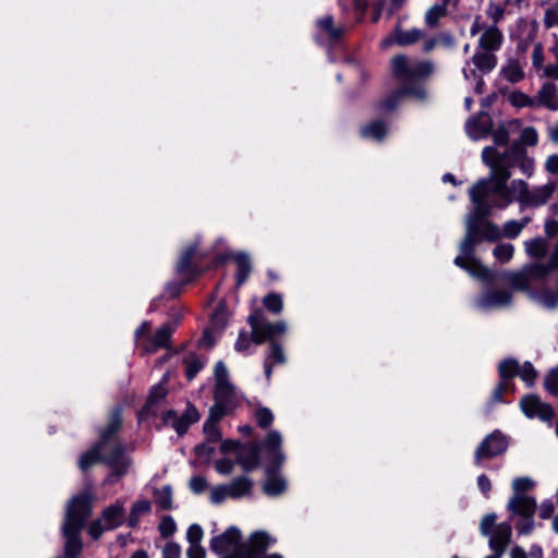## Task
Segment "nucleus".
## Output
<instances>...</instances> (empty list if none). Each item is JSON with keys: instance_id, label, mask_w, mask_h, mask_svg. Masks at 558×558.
Returning a JSON list of instances; mask_svg holds the SVG:
<instances>
[{"instance_id": "0e129e2a", "label": "nucleus", "mask_w": 558, "mask_h": 558, "mask_svg": "<svg viewBox=\"0 0 558 558\" xmlns=\"http://www.w3.org/2000/svg\"><path fill=\"white\" fill-rule=\"evenodd\" d=\"M213 444L214 442H208L206 440V442L198 445L195 448L196 454L199 458L209 459L213 456L214 451H215V448H214Z\"/></svg>"}, {"instance_id": "680f3d73", "label": "nucleus", "mask_w": 558, "mask_h": 558, "mask_svg": "<svg viewBox=\"0 0 558 558\" xmlns=\"http://www.w3.org/2000/svg\"><path fill=\"white\" fill-rule=\"evenodd\" d=\"M538 75L541 77L558 80V61L544 65Z\"/></svg>"}, {"instance_id": "09e8293b", "label": "nucleus", "mask_w": 558, "mask_h": 558, "mask_svg": "<svg viewBox=\"0 0 558 558\" xmlns=\"http://www.w3.org/2000/svg\"><path fill=\"white\" fill-rule=\"evenodd\" d=\"M520 142L525 146H535L538 142V133L535 128L526 126L522 129Z\"/></svg>"}, {"instance_id": "13d9d810", "label": "nucleus", "mask_w": 558, "mask_h": 558, "mask_svg": "<svg viewBox=\"0 0 558 558\" xmlns=\"http://www.w3.org/2000/svg\"><path fill=\"white\" fill-rule=\"evenodd\" d=\"M508 390H513V385L509 381H502L499 383L496 388L493 391L492 400L494 402H501L502 401V393Z\"/></svg>"}, {"instance_id": "393cba45", "label": "nucleus", "mask_w": 558, "mask_h": 558, "mask_svg": "<svg viewBox=\"0 0 558 558\" xmlns=\"http://www.w3.org/2000/svg\"><path fill=\"white\" fill-rule=\"evenodd\" d=\"M167 389L162 384L154 386L148 396L147 402L140 413V420L143 421L149 415L157 414V407L166 398Z\"/></svg>"}, {"instance_id": "c03bdc74", "label": "nucleus", "mask_w": 558, "mask_h": 558, "mask_svg": "<svg viewBox=\"0 0 558 558\" xmlns=\"http://www.w3.org/2000/svg\"><path fill=\"white\" fill-rule=\"evenodd\" d=\"M529 387H532L536 380L537 372L530 362L520 365L518 375Z\"/></svg>"}, {"instance_id": "603ef678", "label": "nucleus", "mask_w": 558, "mask_h": 558, "mask_svg": "<svg viewBox=\"0 0 558 558\" xmlns=\"http://www.w3.org/2000/svg\"><path fill=\"white\" fill-rule=\"evenodd\" d=\"M496 519H497V517L495 513L486 514L482 519L481 524H480V531H481L482 535L489 536L493 533L495 526L497 525Z\"/></svg>"}, {"instance_id": "774afa93", "label": "nucleus", "mask_w": 558, "mask_h": 558, "mask_svg": "<svg viewBox=\"0 0 558 558\" xmlns=\"http://www.w3.org/2000/svg\"><path fill=\"white\" fill-rule=\"evenodd\" d=\"M206 551L201 544H190L186 550L187 558H205Z\"/></svg>"}, {"instance_id": "5701e85b", "label": "nucleus", "mask_w": 558, "mask_h": 558, "mask_svg": "<svg viewBox=\"0 0 558 558\" xmlns=\"http://www.w3.org/2000/svg\"><path fill=\"white\" fill-rule=\"evenodd\" d=\"M100 520L107 530L121 526L125 520L124 502L117 500L114 504L102 510Z\"/></svg>"}, {"instance_id": "2eb2a0df", "label": "nucleus", "mask_w": 558, "mask_h": 558, "mask_svg": "<svg viewBox=\"0 0 558 558\" xmlns=\"http://www.w3.org/2000/svg\"><path fill=\"white\" fill-rule=\"evenodd\" d=\"M425 38V32L420 28H403L398 23L392 32L385 37L381 43L380 47L384 49H387L391 47L392 45H398L400 47H407L415 45L416 43L423 40Z\"/></svg>"}, {"instance_id": "39448f33", "label": "nucleus", "mask_w": 558, "mask_h": 558, "mask_svg": "<svg viewBox=\"0 0 558 558\" xmlns=\"http://www.w3.org/2000/svg\"><path fill=\"white\" fill-rule=\"evenodd\" d=\"M274 543L275 539L265 532H255L246 543H241V532L231 526L210 539V549L223 555L221 558H258L260 553Z\"/></svg>"}, {"instance_id": "a19ab883", "label": "nucleus", "mask_w": 558, "mask_h": 558, "mask_svg": "<svg viewBox=\"0 0 558 558\" xmlns=\"http://www.w3.org/2000/svg\"><path fill=\"white\" fill-rule=\"evenodd\" d=\"M509 101L517 108H536L534 96L531 97L522 92H513L509 95Z\"/></svg>"}, {"instance_id": "0eeeda50", "label": "nucleus", "mask_w": 558, "mask_h": 558, "mask_svg": "<svg viewBox=\"0 0 558 558\" xmlns=\"http://www.w3.org/2000/svg\"><path fill=\"white\" fill-rule=\"evenodd\" d=\"M248 324L252 329V340L256 344H262L266 340L270 342V351L266 357H269L274 365L283 364L286 356L282 347L276 342V338L287 331V324L284 322L269 323L264 318L260 311H255L248 316Z\"/></svg>"}, {"instance_id": "f03ea898", "label": "nucleus", "mask_w": 558, "mask_h": 558, "mask_svg": "<svg viewBox=\"0 0 558 558\" xmlns=\"http://www.w3.org/2000/svg\"><path fill=\"white\" fill-rule=\"evenodd\" d=\"M472 205L473 210L465 221L466 233L460 243V254L454 258V265L466 270L474 278L490 281V270L474 257L476 245L484 240L496 242L502 238L517 239L531 222V217L525 216L520 220H508L499 228L496 223L486 219L494 208H490L487 213H481L475 203H472Z\"/></svg>"}, {"instance_id": "a211bd4d", "label": "nucleus", "mask_w": 558, "mask_h": 558, "mask_svg": "<svg viewBox=\"0 0 558 558\" xmlns=\"http://www.w3.org/2000/svg\"><path fill=\"white\" fill-rule=\"evenodd\" d=\"M493 128L492 118L485 112L469 118L465 122L464 129L468 136L472 141H481L486 138Z\"/></svg>"}, {"instance_id": "7ed1b4c3", "label": "nucleus", "mask_w": 558, "mask_h": 558, "mask_svg": "<svg viewBox=\"0 0 558 558\" xmlns=\"http://www.w3.org/2000/svg\"><path fill=\"white\" fill-rule=\"evenodd\" d=\"M121 425V409L116 408L110 414L107 426L100 433L98 444L83 453L78 462L81 470L86 471L97 461H104L113 470L106 480L108 484L118 482L119 477L124 475L131 465V460L125 454V447L116 437Z\"/></svg>"}, {"instance_id": "37998d69", "label": "nucleus", "mask_w": 558, "mask_h": 558, "mask_svg": "<svg viewBox=\"0 0 558 558\" xmlns=\"http://www.w3.org/2000/svg\"><path fill=\"white\" fill-rule=\"evenodd\" d=\"M492 138L494 142L493 147H496L498 150H500V147H506L509 143V132L506 129L505 125H499L497 129L490 131Z\"/></svg>"}, {"instance_id": "cd10ccee", "label": "nucleus", "mask_w": 558, "mask_h": 558, "mask_svg": "<svg viewBox=\"0 0 558 558\" xmlns=\"http://www.w3.org/2000/svg\"><path fill=\"white\" fill-rule=\"evenodd\" d=\"M530 298L541 306L554 310L558 306V293L549 289L539 292L530 291Z\"/></svg>"}, {"instance_id": "4468645a", "label": "nucleus", "mask_w": 558, "mask_h": 558, "mask_svg": "<svg viewBox=\"0 0 558 558\" xmlns=\"http://www.w3.org/2000/svg\"><path fill=\"white\" fill-rule=\"evenodd\" d=\"M508 448V439L500 430H494L485 437L475 450L474 461L480 464L483 459H492L504 453Z\"/></svg>"}, {"instance_id": "bb28decb", "label": "nucleus", "mask_w": 558, "mask_h": 558, "mask_svg": "<svg viewBox=\"0 0 558 558\" xmlns=\"http://www.w3.org/2000/svg\"><path fill=\"white\" fill-rule=\"evenodd\" d=\"M196 253V244L187 246L179 257L175 266L177 274L184 279H189L194 274L192 257Z\"/></svg>"}, {"instance_id": "58836bf2", "label": "nucleus", "mask_w": 558, "mask_h": 558, "mask_svg": "<svg viewBox=\"0 0 558 558\" xmlns=\"http://www.w3.org/2000/svg\"><path fill=\"white\" fill-rule=\"evenodd\" d=\"M184 366H185V375L189 380H192L196 374L203 368L204 363L201 359L194 354L190 353L184 357Z\"/></svg>"}, {"instance_id": "e2e57ef3", "label": "nucleus", "mask_w": 558, "mask_h": 558, "mask_svg": "<svg viewBox=\"0 0 558 558\" xmlns=\"http://www.w3.org/2000/svg\"><path fill=\"white\" fill-rule=\"evenodd\" d=\"M105 531L108 530L100 519L93 521L88 526V533L94 539H98Z\"/></svg>"}, {"instance_id": "f257e3e1", "label": "nucleus", "mask_w": 558, "mask_h": 558, "mask_svg": "<svg viewBox=\"0 0 558 558\" xmlns=\"http://www.w3.org/2000/svg\"><path fill=\"white\" fill-rule=\"evenodd\" d=\"M482 161L488 167L489 175L477 181L469 192L471 203H475L481 213L490 208L506 209L514 202L521 210L538 208L548 203L557 189L553 181L533 186L522 179L509 181L514 166L527 178L535 171L534 158L518 144L507 146L502 151L486 146L482 150Z\"/></svg>"}, {"instance_id": "ea45409f", "label": "nucleus", "mask_w": 558, "mask_h": 558, "mask_svg": "<svg viewBox=\"0 0 558 558\" xmlns=\"http://www.w3.org/2000/svg\"><path fill=\"white\" fill-rule=\"evenodd\" d=\"M340 5L343 10H348L350 7L353 10L356 21H361L367 10V0H340Z\"/></svg>"}, {"instance_id": "a18cd8bd", "label": "nucleus", "mask_w": 558, "mask_h": 558, "mask_svg": "<svg viewBox=\"0 0 558 558\" xmlns=\"http://www.w3.org/2000/svg\"><path fill=\"white\" fill-rule=\"evenodd\" d=\"M228 311L225 304H219L211 314V326L215 329H222L227 325Z\"/></svg>"}, {"instance_id": "6e6d98bb", "label": "nucleus", "mask_w": 558, "mask_h": 558, "mask_svg": "<svg viewBox=\"0 0 558 558\" xmlns=\"http://www.w3.org/2000/svg\"><path fill=\"white\" fill-rule=\"evenodd\" d=\"M534 483L531 478L519 477L513 481L512 488L514 490V494H524V492L531 489Z\"/></svg>"}, {"instance_id": "f704fd0d", "label": "nucleus", "mask_w": 558, "mask_h": 558, "mask_svg": "<svg viewBox=\"0 0 558 558\" xmlns=\"http://www.w3.org/2000/svg\"><path fill=\"white\" fill-rule=\"evenodd\" d=\"M234 260L236 263V284L241 286L247 279L251 272V260L247 254L238 253L234 255Z\"/></svg>"}, {"instance_id": "412c9836", "label": "nucleus", "mask_w": 558, "mask_h": 558, "mask_svg": "<svg viewBox=\"0 0 558 558\" xmlns=\"http://www.w3.org/2000/svg\"><path fill=\"white\" fill-rule=\"evenodd\" d=\"M512 529L509 523L502 522L495 526L489 535V547L493 555H504L511 539Z\"/></svg>"}, {"instance_id": "4d7b16f0", "label": "nucleus", "mask_w": 558, "mask_h": 558, "mask_svg": "<svg viewBox=\"0 0 558 558\" xmlns=\"http://www.w3.org/2000/svg\"><path fill=\"white\" fill-rule=\"evenodd\" d=\"M186 538L190 544H201L203 538V529L198 524H192L186 533Z\"/></svg>"}, {"instance_id": "de8ad7c7", "label": "nucleus", "mask_w": 558, "mask_h": 558, "mask_svg": "<svg viewBox=\"0 0 558 558\" xmlns=\"http://www.w3.org/2000/svg\"><path fill=\"white\" fill-rule=\"evenodd\" d=\"M254 416L258 423V425L263 428L271 425L274 421V414L268 408L259 407L255 410Z\"/></svg>"}, {"instance_id": "ddd939ff", "label": "nucleus", "mask_w": 558, "mask_h": 558, "mask_svg": "<svg viewBox=\"0 0 558 558\" xmlns=\"http://www.w3.org/2000/svg\"><path fill=\"white\" fill-rule=\"evenodd\" d=\"M470 33L472 36L482 33L478 38V48L482 50L495 52L501 47L504 39L502 33L496 25L486 26L480 16L475 17Z\"/></svg>"}, {"instance_id": "7c9ffc66", "label": "nucleus", "mask_w": 558, "mask_h": 558, "mask_svg": "<svg viewBox=\"0 0 558 558\" xmlns=\"http://www.w3.org/2000/svg\"><path fill=\"white\" fill-rule=\"evenodd\" d=\"M151 509V504L148 499H138L136 500L130 511L128 518V525L134 527L138 524L141 518L145 514H148Z\"/></svg>"}, {"instance_id": "c85d7f7f", "label": "nucleus", "mask_w": 558, "mask_h": 558, "mask_svg": "<svg viewBox=\"0 0 558 558\" xmlns=\"http://www.w3.org/2000/svg\"><path fill=\"white\" fill-rule=\"evenodd\" d=\"M525 253L532 257L539 259L544 257L548 251V242L542 236H537L524 242Z\"/></svg>"}, {"instance_id": "bf43d9fd", "label": "nucleus", "mask_w": 558, "mask_h": 558, "mask_svg": "<svg viewBox=\"0 0 558 558\" xmlns=\"http://www.w3.org/2000/svg\"><path fill=\"white\" fill-rule=\"evenodd\" d=\"M181 547L179 544L169 542L166 544L162 550V558H180Z\"/></svg>"}, {"instance_id": "a878e982", "label": "nucleus", "mask_w": 558, "mask_h": 558, "mask_svg": "<svg viewBox=\"0 0 558 558\" xmlns=\"http://www.w3.org/2000/svg\"><path fill=\"white\" fill-rule=\"evenodd\" d=\"M259 448L256 445L241 446L238 451L236 460L241 466L248 471L258 465Z\"/></svg>"}, {"instance_id": "052dcab7", "label": "nucleus", "mask_w": 558, "mask_h": 558, "mask_svg": "<svg viewBox=\"0 0 558 558\" xmlns=\"http://www.w3.org/2000/svg\"><path fill=\"white\" fill-rule=\"evenodd\" d=\"M544 23L548 28L558 25V7H551L546 10Z\"/></svg>"}, {"instance_id": "864d4df0", "label": "nucleus", "mask_w": 558, "mask_h": 558, "mask_svg": "<svg viewBox=\"0 0 558 558\" xmlns=\"http://www.w3.org/2000/svg\"><path fill=\"white\" fill-rule=\"evenodd\" d=\"M531 59H532L533 68L537 72H539L544 68V61H545V54H544V50H543V47L541 44H536L533 47Z\"/></svg>"}, {"instance_id": "49530a36", "label": "nucleus", "mask_w": 558, "mask_h": 558, "mask_svg": "<svg viewBox=\"0 0 558 558\" xmlns=\"http://www.w3.org/2000/svg\"><path fill=\"white\" fill-rule=\"evenodd\" d=\"M263 303L268 311L275 314L280 313L283 307L282 298L277 293H270L265 296Z\"/></svg>"}, {"instance_id": "4be33fe9", "label": "nucleus", "mask_w": 558, "mask_h": 558, "mask_svg": "<svg viewBox=\"0 0 558 558\" xmlns=\"http://www.w3.org/2000/svg\"><path fill=\"white\" fill-rule=\"evenodd\" d=\"M317 32L315 38L318 43L337 41L341 38L344 29L333 24L331 15H326L316 22Z\"/></svg>"}, {"instance_id": "c756f323", "label": "nucleus", "mask_w": 558, "mask_h": 558, "mask_svg": "<svg viewBox=\"0 0 558 558\" xmlns=\"http://www.w3.org/2000/svg\"><path fill=\"white\" fill-rule=\"evenodd\" d=\"M227 486L230 498L238 499L251 493L252 481L246 476H241L227 484Z\"/></svg>"}, {"instance_id": "8fccbe9b", "label": "nucleus", "mask_w": 558, "mask_h": 558, "mask_svg": "<svg viewBox=\"0 0 558 558\" xmlns=\"http://www.w3.org/2000/svg\"><path fill=\"white\" fill-rule=\"evenodd\" d=\"M158 530L162 537H169L177 531V524L172 517L166 515L161 519Z\"/></svg>"}, {"instance_id": "b1692460", "label": "nucleus", "mask_w": 558, "mask_h": 558, "mask_svg": "<svg viewBox=\"0 0 558 558\" xmlns=\"http://www.w3.org/2000/svg\"><path fill=\"white\" fill-rule=\"evenodd\" d=\"M174 330V326L171 324H166L157 331L153 337H149L147 342L144 344V350L146 352H155L160 348H166L169 344L170 338Z\"/></svg>"}, {"instance_id": "338daca9", "label": "nucleus", "mask_w": 558, "mask_h": 558, "mask_svg": "<svg viewBox=\"0 0 558 558\" xmlns=\"http://www.w3.org/2000/svg\"><path fill=\"white\" fill-rule=\"evenodd\" d=\"M251 344V338L246 332H240L235 342V350L238 352H245Z\"/></svg>"}, {"instance_id": "5fc2aeb1", "label": "nucleus", "mask_w": 558, "mask_h": 558, "mask_svg": "<svg viewBox=\"0 0 558 558\" xmlns=\"http://www.w3.org/2000/svg\"><path fill=\"white\" fill-rule=\"evenodd\" d=\"M227 498H230L227 485L216 486L210 492V500L214 504H221Z\"/></svg>"}, {"instance_id": "6e6552de", "label": "nucleus", "mask_w": 558, "mask_h": 558, "mask_svg": "<svg viewBox=\"0 0 558 558\" xmlns=\"http://www.w3.org/2000/svg\"><path fill=\"white\" fill-rule=\"evenodd\" d=\"M282 444V436L277 430H270L263 442L262 448L265 450L267 466V478L263 485L266 495L270 497L281 495L287 487L286 481L276 473L284 461V454L280 450Z\"/></svg>"}, {"instance_id": "dca6fc26", "label": "nucleus", "mask_w": 558, "mask_h": 558, "mask_svg": "<svg viewBox=\"0 0 558 558\" xmlns=\"http://www.w3.org/2000/svg\"><path fill=\"white\" fill-rule=\"evenodd\" d=\"M520 408L529 418H538L542 422H551L555 411L550 404L543 402L535 395H527L520 401Z\"/></svg>"}, {"instance_id": "f3484780", "label": "nucleus", "mask_w": 558, "mask_h": 558, "mask_svg": "<svg viewBox=\"0 0 558 558\" xmlns=\"http://www.w3.org/2000/svg\"><path fill=\"white\" fill-rule=\"evenodd\" d=\"M512 293L509 290L499 289L487 291L482 294L475 302L481 311H490L495 308L506 307L511 304Z\"/></svg>"}, {"instance_id": "423d86ee", "label": "nucleus", "mask_w": 558, "mask_h": 558, "mask_svg": "<svg viewBox=\"0 0 558 558\" xmlns=\"http://www.w3.org/2000/svg\"><path fill=\"white\" fill-rule=\"evenodd\" d=\"M92 494L85 492L71 499L66 507L62 534L65 538L64 554L66 558H76L82 550L80 532L92 514Z\"/></svg>"}, {"instance_id": "6ab92c4d", "label": "nucleus", "mask_w": 558, "mask_h": 558, "mask_svg": "<svg viewBox=\"0 0 558 558\" xmlns=\"http://www.w3.org/2000/svg\"><path fill=\"white\" fill-rule=\"evenodd\" d=\"M199 420L198 411L190 407L186 411L178 416L173 411H167L163 414L165 424H170L179 435H183L189 429L190 425Z\"/></svg>"}, {"instance_id": "aec40b11", "label": "nucleus", "mask_w": 558, "mask_h": 558, "mask_svg": "<svg viewBox=\"0 0 558 558\" xmlns=\"http://www.w3.org/2000/svg\"><path fill=\"white\" fill-rule=\"evenodd\" d=\"M535 107L549 111L558 110V87L553 82H545L534 96Z\"/></svg>"}, {"instance_id": "20e7f679", "label": "nucleus", "mask_w": 558, "mask_h": 558, "mask_svg": "<svg viewBox=\"0 0 558 558\" xmlns=\"http://www.w3.org/2000/svg\"><path fill=\"white\" fill-rule=\"evenodd\" d=\"M392 73L400 83V89L387 96L380 102V109L392 111L404 96L423 100L426 97L424 82L433 73L429 61H410L407 56L398 54L391 60Z\"/></svg>"}, {"instance_id": "4c0bfd02", "label": "nucleus", "mask_w": 558, "mask_h": 558, "mask_svg": "<svg viewBox=\"0 0 558 558\" xmlns=\"http://www.w3.org/2000/svg\"><path fill=\"white\" fill-rule=\"evenodd\" d=\"M154 498L160 509L169 510L172 508V489L169 485L155 489Z\"/></svg>"}, {"instance_id": "72a5a7b5", "label": "nucleus", "mask_w": 558, "mask_h": 558, "mask_svg": "<svg viewBox=\"0 0 558 558\" xmlns=\"http://www.w3.org/2000/svg\"><path fill=\"white\" fill-rule=\"evenodd\" d=\"M450 0H441V3L434 4L425 14V23L429 27H436L438 21L446 15L447 5Z\"/></svg>"}, {"instance_id": "c9c22d12", "label": "nucleus", "mask_w": 558, "mask_h": 558, "mask_svg": "<svg viewBox=\"0 0 558 558\" xmlns=\"http://www.w3.org/2000/svg\"><path fill=\"white\" fill-rule=\"evenodd\" d=\"M520 364L514 359H506L499 363L498 373L502 381H509V379L519 375Z\"/></svg>"}, {"instance_id": "e433bc0d", "label": "nucleus", "mask_w": 558, "mask_h": 558, "mask_svg": "<svg viewBox=\"0 0 558 558\" xmlns=\"http://www.w3.org/2000/svg\"><path fill=\"white\" fill-rule=\"evenodd\" d=\"M505 78L511 83H517L524 77V72L517 60H510L502 68Z\"/></svg>"}, {"instance_id": "9d476101", "label": "nucleus", "mask_w": 558, "mask_h": 558, "mask_svg": "<svg viewBox=\"0 0 558 558\" xmlns=\"http://www.w3.org/2000/svg\"><path fill=\"white\" fill-rule=\"evenodd\" d=\"M548 274L549 268L545 264L533 263L524 266L520 271H507L502 274L501 278L513 289L530 292L532 284L545 279Z\"/></svg>"}, {"instance_id": "473e14b6", "label": "nucleus", "mask_w": 558, "mask_h": 558, "mask_svg": "<svg viewBox=\"0 0 558 558\" xmlns=\"http://www.w3.org/2000/svg\"><path fill=\"white\" fill-rule=\"evenodd\" d=\"M388 129L381 121H373L361 129V135L366 140L381 141L386 136Z\"/></svg>"}, {"instance_id": "3c124183", "label": "nucleus", "mask_w": 558, "mask_h": 558, "mask_svg": "<svg viewBox=\"0 0 558 558\" xmlns=\"http://www.w3.org/2000/svg\"><path fill=\"white\" fill-rule=\"evenodd\" d=\"M544 386L548 392L558 396V369L553 368L545 377Z\"/></svg>"}, {"instance_id": "79ce46f5", "label": "nucleus", "mask_w": 558, "mask_h": 558, "mask_svg": "<svg viewBox=\"0 0 558 558\" xmlns=\"http://www.w3.org/2000/svg\"><path fill=\"white\" fill-rule=\"evenodd\" d=\"M513 253H514V246L511 243L498 244L493 250L494 257L502 264L510 262L513 257Z\"/></svg>"}, {"instance_id": "f8f14e48", "label": "nucleus", "mask_w": 558, "mask_h": 558, "mask_svg": "<svg viewBox=\"0 0 558 558\" xmlns=\"http://www.w3.org/2000/svg\"><path fill=\"white\" fill-rule=\"evenodd\" d=\"M508 509L512 514L521 517V521L517 525L519 533H531L534 526L533 515L536 510L535 499L525 494H514L508 502Z\"/></svg>"}, {"instance_id": "9b49d317", "label": "nucleus", "mask_w": 558, "mask_h": 558, "mask_svg": "<svg viewBox=\"0 0 558 558\" xmlns=\"http://www.w3.org/2000/svg\"><path fill=\"white\" fill-rule=\"evenodd\" d=\"M471 61L475 69H470V63L468 62L462 72L466 81H475V92L481 94L484 85V81L481 75L489 73L496 68L497 58L494 52L481 49L473 54Z\"/></svg>"}, {"instance_id": "69168bd1", "label": "nucleus", "mask_w": 558, "mask_h": 558, "mask_svg": "<svg viewBox=\"0 0 558 558\" xmlns=\"http://www.w3.org/2000/svg\"><path fill=\"white\" fill-rule=\"evenodd\" d=\"M544 169L549 174H558V154L549 155L546 158Z\"/></svg>"}, {"instance_id": "1a4fd4ad", "label": "nucleus", "mask_w": 558, "mask_h": 558, "mask_svg": "<svg viewBox=\"0 0 558 558\" xmlns=\"http://www.w3.org/2000/svg\"><path fill=\"white\" fill-rule=\"evenodd\" d=\"M215 403L210 408L218 415H226L240 399V393L229 380V373L223 364L219 361L215 365Z\"/></svg>"}, {"instance_id": "2f4dec72", "label": "nucleus", "mask_w": 558, "mask_h": 558, "mask_svg": "<svg viewBox=\"0 0 558 558\" xmlns=\"http://www.w3.org/2000/svg\"><path fill=\"white\" fill-rule=\"evenodd\" d=\"M225 415H218L215 411H209V416L204 423V433L208 442H217L220 440V432L218 429V422Z\"/></svg>"}]
</instances>
